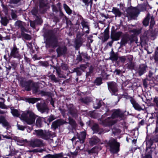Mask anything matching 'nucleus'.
Masks as SVG:
<instances>
[{
  "label": "nucleus",
  "mask_w": 158,
  "mask_h": 158,
  "mask_svg": "<svg viewBox=\"0 0 158 158\" xmlns=\"http://www.w3.org/2000/svg\"><path fill=\"white\" fill-rule=\"evenodd\" d=\"M129 40V39L127 37H124L121 40V43L122 44H126Z\"/></svg>",
  "instance_id": "obj_43"
},
{
  "label": "nucleus",
  "mask_w": 158,
  "mask_h": 158,
  "mask_svg": "<svg viewBox=\"0 0 158 158\" xmlns=\"http://www.w3.org/2000/svg\"><path fill=\"white\" fill-rule=\"evenodd\" d=\"M109 29L108 27L106 28L104 31L103 39V41L104 42L107 41L109 38Z\"/></svg>",
  "instance_id": "obj_25"
},
{
  "label": "nucleus",
  "mask_w": 158,
  "mask_h": 158,
  "mask_svg": "<svg viewBox=\"0 0 158 158\" xmlns=\"http://www.w3.org/2000/svg\"><path fill=\"white\" fill-rule=\"evenodd\" d=\"M22 86L25 88L27 91H30L31 89L32 86H34V83L29 81H23L21 83Z\"/></svg>",
  "instance_id": "obj_11"
},
{
  "label": "nucleus",
  "mask_w": 158,
  "mask_h": 158,
  "mask_svg": "<svg viewBox=\"0 0 158 158\" xmlns=\"http://www.w3.org/2000/svg\"><path fill=\"white\" fill-rule=\"evenodd\" d=\"M155 61H158V51H156L154 56Z\"/></svg>",
  "instance_id": "obj_52"
},
{
  "label": "nucleus",
  "mask_w": 158,
  "mask_h": 158,
  "mask_svg": "<svg viewBox=\"0 0 158 158\" xmlns=\"http://www.w3.org/2000/svg\"><path fill=\"white\" fill-rule=\"evenodd\" d=\"M11 112L13 115L14 116L19 117L20 114L19 112L16 109H11Z\"/></svg>",
  "instance_id": "obj_35"
},
{
  "label": "nucleus",
  "mask_w": 158,
  "mask_h": 158,
  "mask_svg": "<svg viewBox=\"0 0 158 158\" xmlns=\"http://www.w3.org/2000/svg\"><path fill=\"white\" fill-rule=\"evenodd\" d=\"M44 39L45 40L44 42L46 44L47 48H49L51 46L55 48L58 45L57 38L49 33L45 34L44 36Z\"/></svg>",
  "instance_id": "obj_2"
},
{
  "label": "nucleus",
  "mask_w": 158,
  "mask_h": 158,
  "mask_svg": "<svg viewBox=\"0 0 158 158\" xmlns=\"http://www.w3.org/2000/svg\"><path fill=\"white\" fill-rule=\"evenodd\" d=\"M121 132V130L116 127H114L112 129V134L114 135H117L120 134Z\"/></svg>",
  "instance_id": "obj_31"
},
{
  "label": "nucleus",
  "mask_w": 158,
  "mask_h": 158,
  "mask_svg": "<svg viewBox=\"0 0 158 158\" xmlns=\"http://www.w3.org/2000/svg\"><path fill=\"white\" fill-rule=\"evenodd\" d=\"M110 58L112 60H117L118 59L117 55L114 52L113 49H112L110 54Z\"/></svg>",
  "instance_id": "obj_30"
},
{
  "label": "nucleus",
  "mask_w": 158,
  "mask_h": 158,
  "mask_svg": "<svg viewBox=\"0 0 158 158\" xmlns=\"http://www.w3.org/2000/svg\"><path fill=\"white\" fill-rule=\"evenodd\" d=\"M31 12L33 15H35L38 13V9L36 8H34L32 10Z\"/></svg>",
  "instance_id": "obj_46"
},
{
  "label": "nucleus",
  "mask_w": 158,
  "mask_h": 158,
  "mask_svg": "<svg viewBox=\"0 0 158 158\" xmlns=\"http://www.w3.org/2000/svg\"><path fill=\"white\" fill-rule=\"evenodd\" d=\"M153 101L156 103V105L158 107V98H154Z\"/></svg>",
  "instance_id": "obj_59"
},
{
  "label": "nucleus",
  "mask_w": 158,
  "mask_h": 158,
  "mask_svg": "<svg viewBox=\"0 0 158 158\" xmlns=\"http://www.w3.org/2000/svg\"><path fill=\"white\" fill-rule=\"evenodd\" d=\"M63 6L65 10L67 13L70 14L71 13L72 11L71 10L67 5L65 4H64Z\"/></svg>",
  "instance_id": "obj_40"
},
{
  "label": "nucleus",
  "mask_w": 158,
  "mask_h": 158,
  "mask_svg": "<svg viewBox=\"0 0 158 158\" xmlns=\"http://www.w3.org/2000/svg\"><path fill=\"white\" fill-rule=\"evenodd\" d=\"M69 113L73 116H75L76 115V110L74 109L72 104H70L68 106Z\"/></svg>",
  "instance_id": "obj_18"
},
{
  "label": "nucleus",
  "mask_w": 158,
  "mask_h": 158,
  "mask_svg": "<svg viewBox=\"0 0 158 158\" xmlns=\"http://www.w3.org/2000/svg\"><path fill=\"white\" fill-rule=\"evenodd\" d=\"M1 19L0 22L1 24L4 26H6L9 23V20L6 17H3L1 16Z\"/></svg>",
  "instance_id": "obj_26"
},
{
  "label": "nucleus",
  "mask_w": 158,
  "mask_h": 158,
  "mask_svg": "<svg viewBox=\"0 0 158 158\" xmlns=\"http://www.w3.org/2000/svg\"><path fill=\"white\" fill-rule=\"evenodd\" d=\"M141 28L140 29H134L131 30L130 31L133 33L134 35H138L140 34L141 32Z\"/></svg>",
  "instance_id": "obj_32"
},
{
  "label": "nucleus",
  "mask_w": 158,
  "mask_h": 158,
  "mask_svg": "<svg viewBox=\"0 0 158 158\" xmlns=\"http://www.w3.org/2000/svg\"><path fill=\"white\" fill-rule=\"evenodd\" d=\"M86 135V133L85 132L82 131L79 134H77L76 135H75L71 139V140L73 141L75 140L77 138L81 143H83L84 142Z\"/></svg>",
  "instance_id": "obj_10"
},
{
  "label": "nucleus",
  "mask_w": 158,
  "mask_h": 158,
  "mask_svg": "<svg viewBox=\"0 0 158 158\" xmlns=\"http://www.w3.org/2000/svg\"><path fill=\"white\" fill-rule=\"evenodd\" d=\"M101 106L100 101L98 99H96L95 101H94L93 106L94 108L98 109Z\"/></svg>",
  "instance_id": "obj_27"
},
{
  "label": "nucleus",
  "mask_w": 158,
  "mask_h": 158,
  "mask_svg": "<svg viewBox=\"0 0 158 158\" xmlns=\"http://www.w3.org/2000/svg\"><path fill=\"white\" fill-rule=\"evenodd\" d=\"M80 101L81 102H83L85 104H88L92 101V99L90 97H86L81 99Z\"/></svg>",
  "instance_id": "obj_29"
},
{
  "label": "nucleus",
  "mask_w": 158,
  "mask_h": 158,
  "mask_svg": "<svg viewBox=\"0 0 158 158\" xmlns=\"http://www.w3.org/2000/svg\"><path fill=\"white\" fill-rule=\"evenodd\" d=\"M81 23L83 27V31H85V29H86L87 30L85 31V32L87 34H88L89 33V28L88 23L84 21H83L81 22Z\"/></svg>",
  "instance_id": "obj_21"
},
{
  "label": "nucleus",
  "mask_w": 158,
  "mask_h": 158,
  "mask_svg": "<svg viewBox=\"0 0 158 158\" xmlns=\"http://www.w3.org/2000/svg\"><path fill=\"white\" fill-rule=\"evenodd\" d=\"M10 56L14 58L20 60L22 57V55L20 53L19 49L15 45L10 49Z\"/></svg>",
  "instance_id": "obj_6"
},
{
  "label": "nucleus",
  "mask_w": 158,
  "mask_h": 158,
  "mask_svg": "<svg viewBox=\"0 0 158 158\" xmlns=\"http://www.w3.org/2000/svg\"><path fill=\"white\" fill-rule=\"evenodd\" d=\"M34 135L46 139H47L50 137L51 134L48 132L42 130H35L33 133Z\"/></svg>",
  "instance_id": "obj_7"
},
{
  "label": "nucleus",
  "mask_w": 158,
  "mask_h": 158,
  "mask_svg": "<svg viewBox=\"0 0 158 158\" xmlns=\"http://www.w3.org/2000/svg\"><path fill=\"white\" fill-rule=\"evenodd\" d=\"M92 128L94 133L98 132L99 129L98 125L96 124H94Z\"/></svg>",
  "instance_id": "obj_39"
},
{
  "label": "nucleus",
  "mask_w": 158,
  "mask_h": 158,
  "mask_svg": "<svg viewBox=\"0 0 158 158\" xmlns=\"http://www.w3.org/2000/svg\"><path fill=\"white\" fill-rule=\"evenodd\" d=\"M0 108L5 109L7 108V106L3 103L0 102Z\"/></svg>",
  "instance_id": "obj_51"
},
{
  "label": "nucleus",
  "mask_w": 158,
  "mask_h": 158,
  "mask_svg": "<svg viewBox=\"0 0 158 158\" xmlns=\"http://www.w3.org/2000/svg\"><path fill=\"white\" fill-rule=\"evenodd\" d=\"M155 22L154 20V18L153 16H151V21L150 22V27L151 28H152Z\"/></svg>",
  "instance_id": "obj_42"
},
{
  "label": "nucleus",
  "mask_w": 158,
  "mask_h": 158,
  "mask_svg": "<svg viewBox=\"0 0 158 158\" xmlns=\"http://www.w3.org/2000/svg\"><path fill=\"white\" fill-rule=\"evenodd\" d=\"M119 60L122 62H124L126 60V58L125 56H122L119 57Z\"/></svg>",
  "instance_id": "obj_53"
},
{
  "label": "nucleus",
  "mask_w": 158,
  "mask_h": 158,
  "mask_svg": "<svg viewBox=\"0 0 158 158\" xmlns=\"http://www.w3.org/2000/svg\"><path fill=\"white\" fill-rule=\"evenodd\" d=\"M134 64L132 63H130L127 65V67L129 69H132L133 68Z\"/></svg>",
  "instance_id": "obj_49"
},
{
  "label": "nucleus",
  "mask_w": 158,
  "mask_h": 158,
  "mask_svg": "<svg viewBox=\"0 0 158 158\" xmlns=\"http://www.w3.org/2000/svg\"><path fill=\"white\" fill-rule=\"evenodd\" d=\"M43 122L46 123L45 118L43 117H39L37 118L36 120V126L39 127H41Z\"/></svg>",
  "instance_id": "obj_20"
},
{
  "label": "nucleus",
  "mask_w": 158,
  "mask_h": 158,
  "mask_svg": "<svg viewBox=\"0 0 158 158\" xmlns=\"http://www.w3.org/2000/svg\"><path fill=\"white\" fill-rule=\"evenodd\" d=\"M102 79L101 78H97L96 79L95 81V83L98 85H100L102 83Z\"/></svg>",
  "instance_id": "obj_45"
},
{
  "label": "nucleus",
  "mask_w": 158,
  "mask_h": 158,
  "mask_svg": "<svg viewBox=\"0 0 158 158\" xmlns=\"http://www.w3.org/2000/svg\"><path fill=\"white\" fill-rule=\"evenodd\" d=\"M146 68V66L144 64H142L140 65L138 70V73L140 76L145 72Z\"/></svg>",
  "instance_id": "obj_22"
},
{
  "label": "nucleus",
  "mask_w": 158,
  "mask_h": 158,
  "mask_svg": "<svg viewBox=\"0 0 158 158\" xmlns=\"http://www.w3.org/2000/svg\"><path fill=\"white\" fill-rule=\"evenodd\" d=\"M108 89L111 93L112 95H116L115 93L118 90L117 84L114 82L111 81L107 83Z\"/></svg>",
  "instance_id": "obj_8"
},
{
  "label": "nucleus",
  "mask_w": 158,
  "mask_h": 158,
  "mask_svg": "<svg viewBox=\"0 0 158 158\" xmlns=\"http://www.w3.org/2000/svg\"><path fill=\"white\" fill-rule=\"evenodd\" d=\"M130 101L131 104L132 105L133 107L135 110L139 111L141 110H144V109L141 107L134 98H131Z\"/></svg>",
  "instance_id": "obj_12"
},
{
  "label": "nucleus",
  "mask_w": 158,
  "mask_h": 158,
  "mask_svg": "<svg viewBox=\"0 0 158 158\" xmlns=\"http://www.w3.org/2000/svg\"><path fill=\"white\" fill-rule=\"evenodd\" d=\"M66 123H67V122L64 120H58L53 122L52 126V127L55 129L57 128L58 126Z\"/></svg>",
  "instance_id": "obj_14"
},
{
  "label": "nucleus",
  "mask_w": 158,
  "mask_h": 158,
  "mask_svg": "<svg viewBox=\"0 0 158 158\" xmlns=\"http://www.w3.org/2000/svg\"><path fill=\"white\" fill-rule=\"evenodd\" d=\"M122 34V32L121 31L112 32L111 35V38L113 41L118 40L119 39Z\"/></svg>",
  "instance_id": "obj_15"
},
{
  "label": "nucleus",
  "mask_w": 158,
  "mask_h": 158,
  "mask_svg": "<svg viewBox=\"0 0 158 158\" xmlns=\"http://www.w3.org/2000/svg\"><path fill=\"white\" fill-rule=\"evenodd\" d=\"M48 77L52 81L56 83L59 82L58 79L56 77L55 75L52 74L48 76Z\"/></svg>",
  "instance_id": "obj_36"
},
{
  "label": "nucleus",
  "mask_w": 158,
  "mask_h": 158,
  "mask_svg": "<svg viewBox=\"0 0 158 158\" xmlns=\"http://www.w3.org/2000/svg\"><path fill=\"white\" fill-rule=\"evenodd\" d=\"M153 139H150L146 142V150H147L148 148L151 147V146L153 144Z\"/></svg>",
  "instance_id": "obj_34"
},
{
  "label": "nucleus",
  "mask_w": 158,
  "mask_h": 158,
  "mask_svg": "<svg viewBox=\"0 0 158 158\" xmlns=\"http://www.w3.org/2000/svg\"><path fill=\"white\" fill-rule=\"evenodd\" d=\"M61 67L64 70H66L67 69V65L65 64H63Z\"/></svg>",
  "instance_id": "obj_62"
},
{
  "label": "nucleus",
  "mask_w": 158,
  "mask_h": 158,
  "mask_svg": "<svg viewBox=\"0 0 158 158\" xmlns=\"http://www.w3.org/2000/svg\"><path fill=\"white\" fill-rule=\"evenodd\" d=\"M99 141V139L96 137H93L89 140V143L91 145H93L95 144Z\"/></svg>",
  "instance_id": "obj_23"
},
{
  "label": "nucleus",
  "mask_w": 158,
  "mask_h": 158,
  "mask_svg": "<svg viewBox=\"0 0 158 158\" xmlns=\"http://www.w3.org/2000/svg\"><path fill=\"white\" fill-rule=\"evenodd\" d=\"M111 12L115 15V17H120L122 14L119 9L116 7H113Z\"/></svg>",
  "instance_id": "obj_19"
},
{
  "label": "nucleus",
  "mask_w": 158,
  "mask_h": 158,
  "mask_svg": "<svg viewBox=\"0 0 158 158\" xmlns=\"http://www.w3.org/2000/svg\"><path fill=\"white\" fill-rule=\"evenodd\" d=\"M98 148H97L94 147L90 150L88 151L89 154L96 153L97 152Z\"/></svg>",
  "instance_id": "obj_41"
},
{
  "label": "nucleus",
  "mask_w": 158,
  "mask_h": 158,
  "mask_svg": "<svg viewBox=\"0 0 158 158\" xmlns=\"http://www.w3.org/2000/svg\"><path fill=\"white\" fill-rule=\"evenodd\" d=\"M153 140L156 142H158V133L154 137Z\"/></svg>",
  "instance_id": "obj_55"
},
{
  "label": "nucleus",
  "mask_w": 158,
  "mask_h": 158,
  "mask_svg": "<svg viewBox=\"0 0 158 158\" xmlns=\"http://www.w3.org/2000/svg\"><path fill=\"white\" fill-rule=\"evenodd\" d=\"M34 84L35 85L32 86L31 89H32L34 93H36L38 92V87L36 84Z\"/></svg>",
  "instance_id": "obj_44"
},
{
  "label": "nucleus",
  "mask_w": 158,
  "mask_h": 158,
  "mask_svg": "<svg viewBox=\"0 0 158 158\" xmlns=\"http://www.w3.org/2000/svg\"><path fill=\"white\" fill-rule=\"evenodd\" d=\"M24 23L20 21H18L16 22L15 25L16 27L21 29V31H27V30L24 27Z\"/></svg>",
  "instance_id": "obj_17"
},
{
  "label": "nucleus",
  "mask_w": 158,
  "mask_h": 158,
  "mask_svg": "<svg viewBox=\"0 0 158 158\" xmlns=\"http://www.w3.org/2000/svg\"><path fill=\"white\" fill-rule=\"evenodd\" d=\"M124 117V113L119 109L114 111L111 117H108L101 123L104 126H111L116 122L114 118L121 119Z\"/></svg>",
  "instance_id": "obj_1"
},
{
  "label": "nucleus",
  "mask_w": 158,
  "mask_h": 158,
  "mask_svg": "<svg viewBox=\"0 0 158 158\" xmlns=\"http://www.w3.org/2000/svg\"><path fill=\"white\" fill-rule=\"evenodd\" d=\"M56 51L59 55L63 54L66 53V48L64 46L59 47L56 49Z\"/></svg>",
  "instance_id": "obj_24"
},
{
  "label": "nucleus",
  "mask_w": 158,
  "mask_h": 158,
  "mask_svg": "<svg viewBox=\"0 0 158 158\" xmlns=\"http://www.w3.org/2000/svg\"><path fill=\"white\" fill-rule=\"evenodd\" d=\"M43 1H41V2H40V8H42L45 5V4L42 2Z\"/></svg>",
  "instance_id": "obj_61"
},
{
  "label": "nucleus",
  "mask_w": 158,
  "mask_h": 158,
  "mask_svg": "<svg viewBox=\"0 0 158 158\" xmlns=\"http://www.w3.org/2000/svg\"><path fill=\"white\" fill-rule=\"evenodd\" d=\"M143 158H152V157L150 154H148L146 155Z\"/></svg>",
  "instance_id": "obj_63"
},
{
  "label": "nucleus",
  "mask_w": 158,
  "mask_h": 158,
  "mask_svg": "<svg viewBox=\"0 0 158 158\" xmlns=\"http://www.w3.org/2000/svg\"><path fill=\"white\" fill-rule=\"evenodd\" d=\"M81 70L83 71L87 68V66L85 64H81L80 66Z\"/></svg>",
  "instance_id": "obj_57"
},
{
  "label": "nucleus",
  "mask_w": 158,
  "mask_h": 158,
  "mask_svg": "<svg viewBox=\"0 0 158 158\" xmlns=\"http://www.w3.org/2000/svg\"><path fill=\"white\" fill-rule=\"evenodd\" d=\"M140 11L139 6L128 8L127 10V16L131 19H134L138 15Z\"/></svg>",
  "instance_id": "obj_4"
},
{
  "label": "nucleus",
  "mask_w": 158,
  "mask_h": 158,
  "mask_svg": "<svg viewBox=\"0 0 158 158\" xmlns=\"http://www.w3.org/2000/svg\"><path fill=\"white\" fill-rule=\"evenodd\" d=\"M0 124H2L3 127H6L7 129H9L10 127L9 123L3 116H0Z\"/></svg>",
  "instance_id": "obj_13"
},
{
  "label": "nucleus",
  "mask_w": 158,
  "mask_h": 158,
  "mask_svg": "<svg viewBox=\"0 0 158 158\" xmlns=\"http://www.w3.org/2000/svg\"><path fill=\"white\" fill-rule=\"evenodd\" d=\"M77 60H78L79 61H81L82 60V58L81 56L79 55H78L77 57Z\"/></svg>",
  "instance_id": "obj_60"
},
{
  "label": "nucleus",
  "mask_w": 158,
  "mask_h": 158,
  "mask_svg": "<svg viewBox=\"0 0 158 158\" xmlns=\"http://www.w3.org/2000/svg\"><path fill=\"white\" fill-rule=\"evenodd\" d=\"M39 99L38 98H31L27 99V101L29 103L33 104L37 102Z\"/></svg>",
  "instance_id": "obj_37"
},
{
  "label": "nucleus",
  "mask_w": 158,
  "mask_h": 158,
  "mask_svg": "<svg viewBox=\"0 0 158 158\" xmlns=\"http://www.w3.org/2000/svg\"><path fill=\"white\" fill-rule=\"evenodd\" d=\"M150 14H148L143 22V25L145 26H147L148 25L149 19H150Z\"/></svg>",
  "instance_id": "obj_28"
},
{
  "label": "nucleus",
  "mask_w": 158,
  "mask_h": 158,
  "mask_svg": "<svg viewBox=\"0 0 158 158\" xmlns=\"http://www.w3.org/2000/svg\"><path fill=\"white\" fill-rule=\"evenodd\" d=\"M56 118L55 117V116L52 115L49 116L48 118V121L49 122H50Z\"/></svg>",
  "instance_id": "obj_48"
},
{
  "label": "nucleus",
  "mask_w": 158,
  "mask_h": 158,
  "mask_svg": "<svg viewBox=\"0 0 158 158\" xmlns=\"http://www.w3.org/2000/svg\"><path fill=\"white\" fill-rule=\"evenodd\" d=\"M37 117L31 110H28L26 113H23L20 117V119L24 121L28 124H32L35 122Z\"/></svg>",
  "instance_id": "obj_3"
},
{
  "label": "nucleus",
  "mask_w": 158,
  "mask_h": 158,
  "mask_svg": "<svg viewBox=\"0 0 158 158\" xmlns=\"http://www.w3.org/2000/svg\"><path fill=\"white\" fill-rule=\"evenodd\" d=\"M36 106L38 110L42 113H46L48 114L49 109L46 103H38L36 104Z\"/></svg>",
  "instance_id": "obj_9"
},
{
  "label": "nucleus",
  "mask_w": 158,
  "mask_h": 158,
  "mask_svg": "<svg viewBox=\"0 0 158 158\" xmlns=\"http://www.w3.org/2000/svg\"><path fill=\"white\" fill-rule=\"evenodd\" d=\"M30 25L33 28L35 27V22L34 21H30Z\"/></svg>",
  "instance_id": "obj_56"
},
{
  "label": "nucleus",
  "mask_w": 158,
  "mask_h": 158,
  "mask_svg": "<svg viewBox=\"0 0 158 158\" xmlns=\"http://www.w3.org/2000/svg\"><path fill=\"white\" fill-rule=\"evenodd\" d=\"M11 65L13 67L14 69H15L17 66V64L15 63H12Z\"/></svg>",
  "instance_id": "obj_64"
},
{
  "label": "nucleus",
  "mask_w": 158,
  "mask_h": 158,
  "mask_svg": "<svg viewBox=\"0 0 158 158\" xmlns=\"http://www.w3.org/2000/svg\"><path fill=\"white\" fill-rule=\"evenodd\" d=\"M11 17L13 19H15L17 18V16L16 14L14 12H12L11 14Z\"/></svg>",
  "instance_id": "obj_54"
},
{
  "label": "nucleus",
  "mask_w": 158,
  "mask_h": 158,
  "mask_svg": "<svg viewBox=\"0 0 158 158\" xmlns=\"http://www.w3.org/2000/svg\"><path fill=\"white\" fill-rule=\"evenodd\" d=\"M69 122L67 123H69L73 127H76V123L75 121L72 118L70 117L69 118Z\"/></svg>",
  "instance_id": "obj_33"
},
{
  "label": "nucleus",
  "mask_w": 158,
  "mask_h": 158,
  "mask_svg": "<svg viewBox=\"0 0 158 158\" xmlns=\"http://www.w3.org/2000/svg\"><path fill=\"white\" fill-rule=\"evenodd\" d=\"M22 35L26 40H30L31 37L30 35L24 33V31H22L21 32Z\"/></svg>",
  "instance_id": "obj_38"
},
{
  "label": "nucleus",
  "mask_w": 158,
  "mask_h": 158,
  "mask_svg": "<svg viewBox=\"0 0 158 158\" xmlns=\"http://www.w3.org/2000/svg\"><path fill=\"white\" fill-rule=\"evenodd\" d=\"M83 2L86 5H88L89 3H90L91 4H92V1H89V2H88L89 1H83Z\"/></svg>",
  "instance_id": "obj_58"
},
{
  "label": "nucleus",
  "mask_w": 158,
  "mask_h": 158,
  "mask_svg": "<svg viewBox=\"0 0 158 158\" xmlns=\"http://www.w3.org/2000/svg\"><path fill=\"white\" fill-rule=\"evenodd\" d=\"M17 127L18 129L22 131H23L25 128V127L24 126H21L18 124L17 125Z\"/></svg>",
  "instance_id": "obj_50"
},
{
  "label": "nucleus",
  "mask_w": 158,
  "mask_h": 158,
  "mask_svg": "<svg viewBox=\"0 0 158 158\" xmlns=\"http://www.w3.org/2000/svg\"><path fill=\"white\" fill-rule=\"evenodd\" d=\"M42 144V142L41 140L38 139L31 141L30 143L31 146L33 148L39 147Z\"/></svg>",
  "instance_id": "obj_16"
},
{
  "label": "nucleus",
  "mask_w": 158,
  "mask_h": 158,
  "mask_svg": "<svg viewBox=\"0 0 158 158\" xmlns=\"http://www.w3.org/2000/svg\"><path fill=\"white\" fill-rule=\"evenodd\" d=\"M74 70L77 73V75L80 76L81 74V72L80 70V69L77 68L74 69Z\"/></svg>",
  "instance_id": "obj_47"
},
{
  "label": "nucleus",
  "mask_w": 158,
  "mask_h": 158,
  "mask_svg": "<svg viewBox=\"0 0 158 158\" xmlns=\"http://www.w3.org/2000/svg\"><path fill=\"white\" fill-rule=\"evenodd\" d=\"M108 145L111 152L115 153L119 151L120 144L115 139H111L109 142Z\"/></svg>",
  "instance_id": "obj_5"
}]
</instances>
